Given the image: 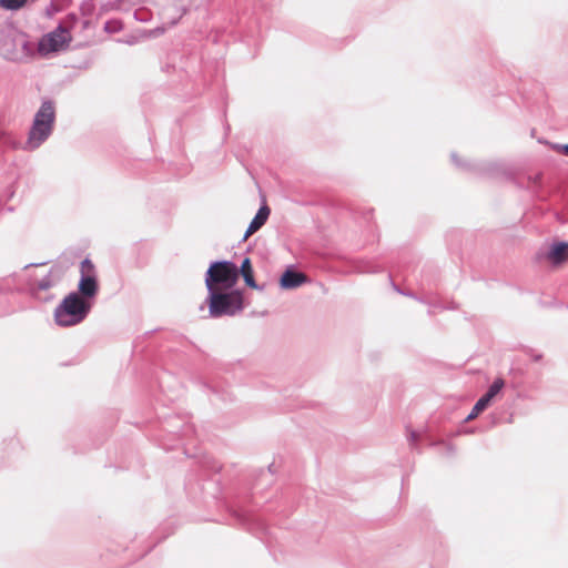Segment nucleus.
Returning a JSON list of instances; mask_svg holds the SVG:
<instances>
[{"instance_id": "1", "label": "nucleus", "mask_w": 568, "mask_h": 568, "mask_svg": "<svg viewBox=\"0 0 568 568\" xmlns=\"http://www.w3.org/2000/svg\"><path fill=\"white\" fill-rule=\"evenodd\" d=\"M92 304L78 293L71 292L54 310V321L61 327L80 324L91 311Z\"/></svg>"}, {"instance_id": "2", "label": "nucleus", "mask_w": 568, "mask_h": 568, "mask_svg": "<svg viewBox=\"0 0 568 568\" xmlns=\"http://www.w3.org/2000/svg\"><path fill=\"white\" fill-rule=\"evenodd\" d=\"M207 305L211 317L234 315L243 310V295L239 290H207Z\"/></svg>"}, {"instance_id": "3", "label": "nucleus", "mask_w": 568, "mask_h": 568, "mask_svg": "<svg viewBox=\"0 0 568 568\" xmlns=\"http://www.w3.org/2000/svg\"><path fill=\"white\" fill-rule=\"evenodd\" d=\"M239 278V267L232 261H214L205 273L206 290H232Z\"/></svg>"}, {"instance_id": "4", "label": "nucleus", "mask_w": 568, "mask_h": 568, "mask_svg": "<svg viewBox=\"0 0 568 568\" xmlns=\"http://www.w3.org/2000/svg\"><path fill=\"white\" fill-rule=\"evenodd\" d=\"M71 37L69 31L61 24L53 31L44 34L39 43L38 51L42 55L51 52H58L69 44Z\"/></svg>"}, {"instance_id": "5", "label": "nucleus", "mask_w": 568, "mask_h": 568, "mask_svg": "<svg viewBox=\"0 0 568 568\" xmlns=\"http://www.w3.org/2000/svg\"><path fill=\"white\" fill-rule=\"evenodd\" d=\"M53 125L40 120H34L28 133V139L23 145L26 151H34L40 148L52 134Z\"/></svg>"}, {"instance_id": "6", "label": "nucleus", "mask_w": 568, "mask_h": 568, "mask_svg": "<svg viewBox=\"0 0 568 568\" xmlns=\"http://www.w3.org/2000/svg\"><path fill=\"white\" fill-rule=\"evenodd\" d=\"M60 280L61 277L58 270L52 268L45 276L40 280H36L30 285V293L34 298L48 302L52 300V295H49L48 292L52 287L57 286Z\"/></svg>"}, {"instance_id": "7", "label": "nucleus", "mask_w": 568, "mask_h": 568, "mask_svg": "<svg viewBox=\"0 0 568 568\" xmlns=\"http://www.w3.org/2000/svg\"><path fill=\"white\" fill-rule=\"evenodd\" d=\"M505 385L503 378H496L489 386L488 390L476 402L470 413L465 418V422L475 419L481 412H484L490 402L500 393Z\"/></svg>"}, {"instance_id": "8", "label": "nucleus", "mask_w": 568, "mask_h": 568, "mask_svg": "<svg viewBox=\"0 0 568 568\" xmlns=\"http://www.w3.org/2000/svg\"><path fill=\"white\" fill-rule=\"evenodd\" d=\"M308 282V277L293 266H288L280 277V286L283 290H293Z\"/></svg>"}, {"instance_id": "9", "label": "nucleus", "mask_w": 568, "mask_h": 568, "mask_svg": "<svg viewBox=\"0 0 568 568\" xmlns=\"http://www.w3.org/2000/svg\"><path fill=\"white\" fill-rule=\"evenodd\" d=\"M99 285L95 274H81L78 284V294L85 301L94 298L98 294Z\"/></svg>"}, {"instance_id": "10", "label": "nucleus", "mask_w": 568, "mask_h": 568, "mask_svg": "<svg viewBox=\"0 0 568 568\" xmlns=\"http://www.w3.org/2000/svg\"><path fill=\"white\" fill-rule=\"evenodd\" d=\"M270 213V207L266 204H263L256 212L251 223L248 224V227L243 236V240H246L248 236L257 232L266 223Z\"/></svg>"}, {"instance_id": "11", "label": "nucleus", "mask_w": 568, "mask_h": 568, "mask_svg": "<svg viewBox=\"0 0 568 568\" xmlns=\"http://www.w3.org/2000/svg\"><path fill=\"white\" fill-rule=\"evenodd\" d=\"M547 258L554 264L559 265L568 260V243L557 242L554 243L548 253Z\"/></svg>"}, {"instance_id": "12", "label": "nucleus", "mask_w": 568, "mask_h": 568, "mask_svg": "<svg viewBox=\"0 0 568 568\" xmlns=\"http://www.w3.org/2000/svg\"><path fill=\"white\" fill-rule=\"evenodd\" d=\"M34 120L47 122L54 126L55 122V106L52 100H43L39 110L34 114Z\"/></svg>"}, {"instance_id": "13", "label": "nucleus", "mask_w": 568, "mask_h": 568, "mask_svg": "<svg viewBox=\"0 0 568 568\" xmlns=\"http://www.w3.org/2000/svg\"><path fill=\"white\" fill-rule=\"evenodd\" d=\"M242 275L245 284L251 287V288H254V290H262V287H260L257 285V283L255 282L254 280V276H253V267H252V264H251V260L248 257H245L242 263H241V266L239 268V275Z\"/></svg>"}, {"instance_id": "14", "label": "nucleus", "mask_w": 568, "mask_h": 568, "mask_svg": "<svg viewBox=\"0 0 568 568\" xmlns=\"http://www.w3.org/2000/svg\"><path fill=\"white\" fill-rule=\"evenodd\" d=\"M29 0H0V7L9 11L22 9Z\"/></svg>"}, {"instance_id": "15", "label": "nucleus", "mask_w": 568, "mask_h": 568, "mask_svg": "<svg viewBox=\"0 0 568 568\" xmlns=\"http://www.w3.org/2000/svg\"><path fill=\"white\" fill-rule=\"evenodd\" d=\"M81 274H95L94 264L88 257L81 262Z\"/></svg>"}, {"instance_id": "16", "label": "nucleus", "mask_w": 568, "mask_h": 568, "mask_svg": "<svg viewBox=\"0 0 568 568\" xmlns=\"http://www.w3.org/2000/svg\"><path fill=\"white\" fill-rule=\"evenodd\" d=\"M179 14L174 18H172L170 21H169V24L170 26H175L178 23V21L183 17V14H185L186 12V9L185 8H181L178 10Z\"/></svg>"}, {"instance_id": "17", "label": "nucleus", "mask_w": 568, "mask_h": 568, "mask_svg": "<svg viewBox=\"0 0 568 568\" xmlns=\"http://www.w3.org/2000/svg\"><path fill=\"white\" fill-rule=\"evenodd\" d=\"M554 149L568 156V144H555Z\"/></svg>"}, {"instance_id": "18", "label": "nucleus", "mask_w": 568, "mask_h": 568, "mask_svg": "<svg viewBox=\"0 0 568 568\" xmlns=\"http://www.w3.org/2000/svg\"><path fill=\"white\" fill-rule=\"evenodd\" d=\"M452 160L453 162L458 166V168H465L466 164L462 163V161H459V159L457 158V154L456 153H452Z\"/></svg>"}, {"instance_id": "19", "label": "nucleus", "mask_w": 568, "mask_h": 568, "mask_svg": "<svg viewBox=\"0 0 568 568\" xmlns=\"http://www.w3.org/2000/svg\"><path fill=\"white\" fill-rule=\"evenodd\" d=\"M418 438V434L415 432V430H412L409 433V442L412 445H414V443L417 440Z\"/></svg>"}, {"instance_id": "20", "label": "nucleus", "mask_w": 568, "mask_h": 568, "mask_svg": "<svg viewBox=\"0 0 568 568\" xmlns=\"http://www.w3.org/2000/svg\"><path fill=\"white\" fill-rule=\"evenodd\" d=\"M532 358H534V361L537 362L541 358V355L540 354L534 355Z\"/></svg>"}, {"instance_id": "21", "label": "nucleus", "mask_w": 568, "mask_h": 568, "mask_svg": "<svg viewBox=\"0 0 568 568\" xmlns=\"http://www.w3.org/2000/svg\"><path fill=\"white\" fill-rule=\"evenodd\" d=\"M396 291H397L399 294H404V295H408V296H410V294L405 293V292L400 291V290H399V288H397V287H396Z\"/></svg>"}]
</instances>
